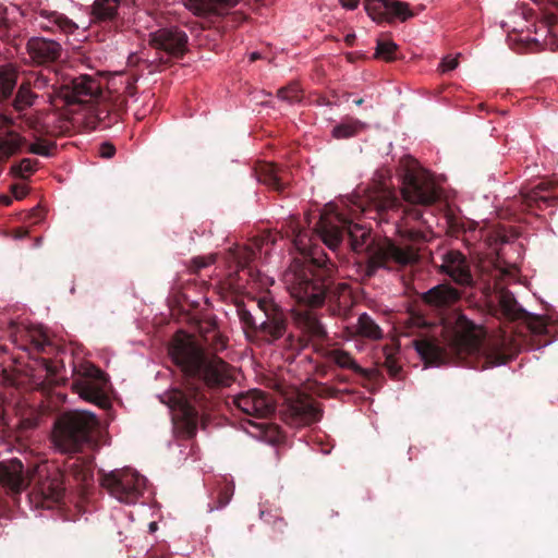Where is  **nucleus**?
Segmentation results:
<instances>
[{
	"label": "nucleus",
	"instance_id": "f257e3e1",
	"mask_svg": "<svg viewBox=\"0 0 558 558\" xmlns=\"http://www.w3.org/2000/svg\"><path fill=\"white\" fill-rule=\"evenodd\" d=\"M198 333L203 344L191 337L173 339L169 353L182 372L183 384L159 396L171 410L175 433L186 439L196 435L198 424L206 426L215 405L213 390L232 383L229 365L203 348L205 345L215 352L226 349L228 339L217 323L211 319L201 322Z\"/></svg>",
	"mask_w": 558,
	"mask_h": 558
},
{
	"label": "nucleus",
	"instance_id": "f03ea898",
	"mask_svg": "<svg viewBox=\"0 0 558 558\" xmlns=\"http://www.w3.org/2000/svg\"><path fill=\"white\" fill-rule=\"evenodd\" d=\"M420 299L440 318V338L436 335L422 336L412 341L426 366H439L456 360L472 368L485 369L507 363L509 356L505 352L485 344V332L481 325L460 312L446 316L462 299L460 289L442 282L423 292Z\"/></svg>",
	"mask_w": 558,
	"mask_h": 558
},
{
	"label": "nucleus",
	"instance_id": "7ed1b4c3",
	"mask_svg": "<svg viewBox=\"0 0 558 558\" xmlns=\"http://www.w3.org/2000/svg\"><path fill=\"white\" fill-rule=\"evenodd\" d=\"M362 211L373 219L396 225L401 236L412 242H398L386 238L378 243L369 254L365 266L366 277L375 276L379 268L400 271L418 264L420 248L415 244L423 241L425 236L422 231L403 230L402 227H407L412 220H423V210L404 207L395 190L389 189L385 183H376L368 191L366 205L362 207Z\"/></svg>",
	"mask_w": 558,
	"mask_h": 558
},
{
	"label": "nucleus",
	"instance_id": "20e7f679",
	"mask_svg": "<svg viewBox=\"0 0 558 558\" xmlns=\"http://www.w3.org/2000/svg\"><path fill=\"white\" fill-rule=\"evenodd\" d=\"M336 264L325 252H315L304 260H294L284 274V282L291 296L310 307L329 303L332 315L345 313L351 304V290L347 283L335 284Z\"/></svg>",
	"mask_w": 558,
	"mask_h": 558
},
{
	"label": "nucleus",
	"instance_id": "39448f33",
	"mask_svg": "<svg viewBox=\"0 0 558 558\" xmlns=\"http://www.w3.org/2000/svg\"><path fill=\"white\" fill-rule=\"evenodd\" d=\"M98 427L97 417L87 411H68L60 414L52 427L51 442L53 448L65 454L63 469V486L65 476H71L80 484L88 486L94 480V456L96 446L94 432Z\"/></svg>",
	"mask_w": 558,
	"mask_h": 558
},
{
	"label": "nucleus",
	"instance_id": "423d86ee",
	"mask_svg": "<svg viewBox=\"0 0 558 558\" xmlns=\"http://www.w3.org/2000/svg\"><path fill=\"white\" fill-rule=\"evenodd\" d=\"M0 485L12 496L32 487L29 499L36 507L50 508L59 504L65 493L63 473L46 463L24 469L19 459L0 461Z\"/></svg>",
	"mask_w": 558,
	"mask_h": 558
},
{
	"label": "nucleus",
	"instance_id": "0eeeda50",
	"mask_svg": "<svg viewBox=\"0 0 558 558\" xmlns=\"http://www.w3.org/2000/svg\"><path fill=\"white\" fill-rule=\"evenodd\" d=\"M235 306L247 340L274 344L287 333L288 316L284 310L271 296L263 295L257 299V306L265 317L260 323H257L256 318L243 303L238 302Z\"/></svg>",
	"mask_w": 558,
	"mask_h": 558
},
{
	"label": "nucleus",
	"instance_id": "6e6552de",
	"mask_svg": "<svg viewBox=\"0 0 558 558\" xmlns=\"http://www.w3.org/2000/svg\"><path fill=\"white\" fill-rule=\"evenodd\" d=\"M315 230L324 244L336 253L344 236L354 252H363L369 247L371 231L360 223L344 217L342 214H322Z\"/></svg>",
	"mask_w": 558,
	"mask_h": 558
},
{
	"label": "nucleus",
	"instance_id": "1a4fd4ad",
	"mask_svg": "<svg viewBox=\"0 0 558 558\" xmlns=\"http://www.w3.org/2000/svg\"><path fill=\"white\" fill-rule=\"evenodd\" d=\"M51 95V106L57 110L70 109L75 105H89L85 117L86 124L92 130H99L89 121L94 109L106 101V92L96 78L89 75L74 77L70 83L61 84L60 88L52 89Z\"/></svg>",
	"mask_w": 558,
	"mask_h": 558
},
{
	"label": "nucleus",
	"instance_id": "9d476101",
	"mask_svg": "<svg viewBox=\"0 0 558 558\" xmlns=\"http://www.w3.org/2000/svg\"><path fill=\"white\" fill-rule=\"evenodd\" d=\"M403 199L411 205L428 206L439 198L438 190L429 174L417 166L415 159L407 157L402 160Z\"/></svg>",
	"mask_w": 558,
	"mask_h": 558
},
{
	"label": "nucleus",
	"instance_id": "9b49d317",
	"mask_svg": "<svg viewBox=\"0 0 558 558\" xmlns=\"http://www.w3.org/2000/svg\"><path fill=\"white\" fill-rule=\"evenodd\" d=\"M135 82L136 80L133 76L121 75L120 85L123 87L122 92L108 87L106 90V101L96 107L89 118L94 128L107 130L119 122L122 114L126 111L128 97H133L136 94Z\"/></svg>",
	"mask_w": 558,
	"mask_h": 558
},
{
	"label": "nucleus",
	"instance_id": "f8f14e48",
	"mask_svg": "<svg viewBox=\"0 0 558 558\" xmlns=\"http://www.w3.org/2000/svg\"><path fill=\"white\" fill-rule=\"evenodd\" d=\"M100 485L117 500L135 504L142 496L146 478L131 469L99 472Z\"/></svg>",
	"mask_w": 558,
	"mask_h": 558
},
{
	"label": "nucleus",
	"instance_id": "ddd939ff",
	"mask_svg": "<svg viewBox=\"0 0 558 558\" xmlns=\"http://www.w3.org/2000/svg\"><path fill=\"white\" fill-rule=\"evenodd\" d=\"M498 299L501 313L505 317L510 320L521 319L525 323L531 332L532 345L541 348L549 343L548 340H543V338L548 335V326L544 317L523 310L517 302L514 295L508 290L500 291Z\"/></svg>",
	"mask_w": 558,
	"mask_h": 558
},
{
	"label": "nucleus",
	"instance_id": "4468645a",
	"mask_svg": "<svg viewBox=\"0 0 558 558\" xmlns=\"http://www.w3.org/2000/svg\"><path fill=\"white\" fill-rule=\"evenodd\" d=\"M149 45L162 64L182 59L189 51V36L178 26L162 27L149 34Z\"/></svg>",
	"mask_w": 558,
	"mask_h": 558
},
{
	"label": "nucleus",
	"instance_id": "2eb2a0df",
	"mask_svg": "<svg viewBox=\"0 0 558 558\" xmlns=\"http://www.w3.org/2000/svg\"><path fill=\"white\" fill-rule=\"evenodd\" d=\"M107 384L106 374L95 365L88 364L83 367L82 376L73 381L72 389L82 399L100 408H106L109 405V400L105 393Z\"/></svg>",
	"mask_w": 558,
	"mask_h": 558
},
{
	"label": "nucleus",
	"instance_id": "dca6fc26",
	"mask_svg": "<svg viewBox=\"0 0 558 558\" xmlns=\"http://www.w3.org/2000/svg\"><path fill=\"white\" fill-rule=\"evenodd\" d=\"M323 416V410L316 401L308 396L299 395L287 402L283 411V420L291 426H306L318 422Z\"/></svg>",
	"mask_w": 558,
	"mask_h": 558
},
{
	"label": "nucleus",
	"instance_id": "f3484780",
	"mask_svg": "<svg viewBox=\"0 0 558 558\" xmlns=\"http://www.w3.org/2000/svg\"><path fill=\"white\" fill-rule=\"evenodd\" d=\"M441 260L438 268L440 274L448 276L461 288H473L475 286L470 262L460 251L450 250L442 254Z\"/></svg>",
	"mask_w": 558,
	"mask_h": 558
},
{
	"label": "nucleus",
	"instance_id": "a211bd4d",
	"mask_svg": "<svg viewBox=\"0 0 558 558\" xmlns=\"http://www.w3.org/2000/svg\"><path fill=\"white\" fill-rule=\"evenodd\" d=\"M364 7L368 16L377 23L403 22L413 16L410 5L398 0H365Z\"/></svg>",
	"mask_w": 558,
	"mask_h": 558
},
{
	"label": "nucleus",
	"instance_id": "6ab92c4d",
	"mask_svg": "<svg viewBox=\"0 0 558 558\" xmlns=\"http://www.w3.org/2000/svg\"><path fill=\"white\" fill-rule=\"evenodd\" d=\"M26 50L33 62L38 65L54 63L62 53L59 41L44 37H32L27 40Z\"/></svg>",
	"mask_w": 558,
	"mask_h": 558
},
{
	"label": "nucleus",
	"instance_id": "aec40b11",
	"mask_svg": "<svg viewBox=\"0 0 558 558\" xmlns=\"http://www.w3.org/2000/svg\"><path fill=\"white\" fill-rule=\"evenodd\" d=\"M558 186L539 183L527 192L521 193V203L529 210H544L558 204Z\"/></svg>",
	"mask_w": 558,
	"mask_h": 558
},
{
	"label": "nucleus",
	"instance_id": "412c9836",
	"mask_svg": "<svg viewBox=\"0 0 558 558\" xmlns=\"http://www.w3.org/2000/svg\"><path fill=\"white\" fill-rule=\"evenodd\" d=\"M293 320L301 335L310 342L324 341L328 338L327 330L317 315L308 310L293 311Z\"/></svg>",
	"mask_w": 558,
	"mask_h": 558
},
{
	"label": "nucleus",
	"instance_id": "4be33fe9",
	"mask_svg": "<svg viewBox=\"0 0 558 558\" xmlns=\"http://www.w3.org/2000/svg\"><path fill=\"white\" fill-rule=\"evenodd\" d=\"M23 13L17 5H0V39L13 46L19 45L22 34L20 24Z\"/></svg>",
	"mask_w": 558,
	"mask_h": 558
},
{
	"label": "nucleus",
	"instance_id": "5701e85b",
	"mask_svg": "<svg viewBox=\"0 0 558 558\" xmlns=\"http://www.w3.org/2000/svg\"><path fill=\"white\" fill-rule=\"evenodd\" d=\"M35 21L41 31L53 34L69 35L78 28L77 24L65 14L48 9H39L36 12Z\"/></svg>",
	"mask_w": 558,
	"mask_h": 558
},
{
	"label": "nucleus",
	"instance_id": "b1692460",
	"mask_svg": "<svg viewBox=\"0 0 558 558\" xmlns=\"http://www.w3.org/2000/svg\"><path fill=\"white\" fill-rule=\"evenodd\" d=\"M184 5L198 16H223L241 0H182Z\"/></svg>",
	"mask_w": 558,
	"mask_h": 558
},
{
	"label": "nucleus",
	"instance_id": "393cba45",
	"mask_svg": "<svg viewBox=\"0 0 558 558\" xmlns=\"http://www.w3.org/2000/svg\"><path fill=\"white\" fill-rule=\"evenodd\" d=\"M122 0H94L90 5V21L94 24L116 26Z\"/></svg>",
	"mask_w": 558,
	"mask_h": 558
},
{
	"label": "nucleus",
	"instance_id": "a878e982",
	"mask_svg": "<svg viewBox=\"0 0 558 558\" xmlns=\"http://www.w3.org/2000/svg\"><path fill=\"white\" fill-rule=\"evenodd\" d=\"M255 174L258 181L271 190L283 193L288 182L287 172L271 162H258L255 167Z\"/></svg>",
	"mask_w": 558,
	"mask_h": 558
},
{
	"label": "nucleus",
	"instance_id": "bb28decb",
	"mask_svg": "<svg viewBox=\"0 0 558 558\" xmlns=\"http://www.w3.org/2000/svg\"><path fill=\"white\" fill-rule=\"evenodd\" d=\"M24 82L34 92L44 90L45 96L47 97V101L50 105H51L50 96H52L51 95L52 89L60 88V85H57L56 74H53L49 70L47 71V73H45L44 71L32 72L24 80Z\"/></svg>",
	"mask_w": 558,
	"mask_h": 558
},
{
	"label": "nucleus",
	"instance_id": "cd10ccee",
	"mask_svg": "<svg viewBox=\"0 0 558 558\" xmlns=\"http://www.w3.org/2000/svg\"><path fill=\"white\" fill-rule=\"evenodd\" d=\"M325 359H327L329 362L335 363L337 366L341 368H348L353 371L354 373L365 377L369 378V373L365 368L361 367L352 357V355L340 349H332L327 350L324 354Z\"/></svg>",
	"mask_w": 558,
	"mask_h": 558
},
{
	"label": "nucleus",
	"instance_id": "c85d7f7f",
	"mask_svg": "<svg viewBox=\"0 0 558 558\" xmlns=\"http://www.w3.org/2000/svg\"><path fill=\"white\" fill-rule=\"evenodd\" d=\"M17 78L19 72L12 64L0 65V102L12 98Z\"/></svg>",
	"mask_w": 558,
	"mask_h": 558
},
{
	"label": "nucleus",
	"instance_id": "c756f323",
	"mask_svg": "<svg viewBox=\"0 0 558 558\" xmlns=\"http://www.w3.org/2000/svg\"><path fill=\"white\" fill-rule=\"evenodd\" d=\"M26 140L14 132H0V161L15 154Z\"/></svg>",
	"mask_w": 558,
	"mask_h": 558
},
{
	"label": "nucleus",
	"instance_id": "7c9ffc66",
	"mask_svg": "<svg viewBox=\"0 0 558 558\" xmlns=\"http://www.w3.org/2000/svg\"><path fill=\"white\" fill-rule=\"evenodd\" d=\"M37 98V93L32 90L23 81L19 86L15 96L10 100L14 110L17 112H22L31 108Z\"/></svg>",
	"mask_w": 558,
	"mask_h": 558
},
{
	"label": "nucleus",
	"instance_id": "2f4dec72",
	"mask_svg": "<svg viewBox=\"0 0 558 558\" xmlns=\"http://www.w3.org/2000/svg\"><path fill=\"white\" fill-rule=\"evenodd\" d=\"M275 412V403L272 398L263 392L262 390L255 389L254 395V409L252 410V417L255 418H267Z\"/></svg>",
	"mask_w": 558,
	"mask_h": 558
},
{
	"label": "nucleus",
	"instance_id": "473e14b6",
	"mask_svg": "<svg viewBox=\"0 0 558 558\" xmlns=\"http://www.w3.org/2000/svg\"><path fill=\"white\" fill-rule=\"evenodd\" d=\"M356 333L363 338L372 340H379L384 336L381 328L367 313H363L359 316Z\"/></svg>",
	"mask_w": 558,
	"mask_h": 558
},
{
	"label": "nucleus",
	"instance_id": "72a5a7b5",
	"mask_svg": "<svg viewBox=\"0 0 558 558\" xmlns=\"http://www.w3.org/2000/svg\"><path fill=\"white\" fill-rule=\"evenodd\" d=\"M383 353L385 359L383 362V366L387 369L391 378L398 379L402 372V367L399 364V360L397 357V354L399 353V348L386 345L383 349Z\"/></svg>",
	"mask_w": 558,
	"mask_h": 558
},
{
	"label": "nucleus",
	"instance_id": "f704fd0d",
	"mask_svg": "<svg viewBox=\"0 0 558 558\" xmlns=\"http://www.w3.org/2000/svg\"><path fill=\"white\" fill-rule=\"evenodd\" d=\"M363 128L364 124L361 121L348 119L333 128L332 136L338 140L349 138L356 135Z\"/></svg>",
	"mask_w": 558,
	"mask_h": 558
},
{
	"label": "nucleus",
	"instance_id": "c9c22d12",
	"mask_svg": "<svg viewBox=\"0 0 558 558\" xmlns=\"http://www.w3.org/2000/svg\"><path fill=\"white\" fill-rule=\"evenodd\" d=\"M38 165L39 161L37 159L23 158L19 162L13 163L10 171L15 178L26 180L37 170Z\"/></svg>",
	"mask_w": 558,
	"mask_h": 558
},
{
	"label": "nucleus",
	"instance_id": "e433bc0d",
	"mask_svg": "<svg viewBox=\"0 0 558 558\" xmlns=\"http://www.w3.org/2000/svg\"><path fill=\"white\" fill-rule=\"evenodd\" d=\"M34 137L36 141L27 146V153L43 157H51L54 155V150L57 149L56 142L47 141L43 137H38L37 135H34Z\"/></svg>",
	"mask_w": 558,
	"mask_h": 558
},
{
	"label": "nucleus",
	"instance_id": "4c0bfd02",
	"mask_svg": "<svg viewBox=\"0 0 558 558\" xmlns=\"http://www.w3.org/2000/svg\"><path fill=\"white\" fill-rule=\"evenodd\" d=\"M255 256L256 252L252 247H244L239 251L234 256L239 271H247V274L251 275L252 269L250 268V263L255 258Z\"/></svg>",
	"mask_w": 558,
	"mask_h": 558
},
{
	"label": "nucleus",
	"instance_id": "58836bf2",
	"mask_svg": "<svg viewBox=\"0 0 558 558\" xmlns=\"http://www.w3.org/2000/svg\"><path fill=\"white\" fill-rule=\"evenodd\" d=\"M2 379L7 385L20 388L26 385L28 378L26 374H23L20 369H8L3 368Z\"/></svg>",
	"mask_w": 558,
	"mask_h": 558
},
{
	"label": "nucleus",
	"instance_id": "ea45409f",
	"mask_svg": "<svg viewBox=\"0 0 558 558\" xmlns=\"http://www.w3.org/2000/svg\"><path fill=\"white\" fill-rule=\"evenodd\" d=\"M254 395L255 389L241 393L234 399L236 408L248 416H251L252 410L254 409Z\"/></svg>",
	"mask_w": 558,
	"mask_h": 558
},
{
	"label": "nucleus",
	"instance_id": "a19ab883",
	"mask_svg": "<svg viewBox=\"0 0 558 558\" xmlns=\"http://www.w3.org/2000/svg\"><path fill=\"white\" fill-rule=\"evenodd\" d=\"M234 493V485L230 482L223 481L219 484L217 490L218 505L216 508H222L229 504Z\"/></svg>",
	"mask_w": 558,
	"mask_h": 558
},
{
	"label": "nucleus",
	"instance_id": "79ce46f5",
	"mask_svg": "<svg viewBox=\"0 0 558 558\" xmlns=\"http://www.w3.org/2000/svg\"><path fill=\"white\" fill-rule=\"evenodd\" d=\"M397 48L398 46L393 41L378 40L375 54L386 61H392Z\"/></svg>",
	"mask_w": 558,
	"mask_h": 558
},
{
	"label": "nucleus",
	"instance_id": "37998d69",
	"mask_svg": "<svg viewBox=\"0 0 558 558\" xmlns=\"http://www.w3.org/2000/svg\"><path fill=\"white\" fill-rule=\"evenodd\" d=\"M278 96L290 104L296 102L301 99V88L296 83L290 84L278 90Z\"/></svg>",
	"mask_w": 558,
	"mask_h": 558
},
{
	"label": "nucleus",
	"instance_id": "c03bdc74",
	"mask_svg": "<svg viewBox=\"0 0 558 558\" xmlns=\"http://www.w3.org/2000/svg\"><path fill=\"white\" fill-rule=\"evenodd\" d=\"M307 347V341L301 336L286 333L283 337V348L292 352H298Z\"/></svg>",
	"mask_w": 558,
	"mask_h": 558
},
{
	"label": "nucleus",
	"instance_id": "a18cd8bd",
	"mask_svg": "<svg viewBox=\"0 0 558 558\" xmlns=\"http://www.w3.org/2000/svg\"><path fill=\"white\" fill-rule=\"evenodd\" d=\"M450 226L454 232H457V233L462 232L463 234L470 233V235L473 240L476 239V236H475L476 223L474 221L454 219V220H451Z\"/></svg>",
	"mask_w": 558,
	"mask_h": 558
},
{
	"label": "nucleus",
	"instance_id": "49530a36",
	"mask_svg": "<svg viewBox=\"0 0 558 558\" xmlns=\"http://www.w3.org/2000/svg\"><path fill=\"white\" fill-rule=\"evenodd\" d=\"M23 121L25 123V125L29 129V130H33L35 133H40L41 132V125H40V121L37 117L31 114V116H23Z\"/></svg>",
	"mask_w": 558,
	"mask_h": 558
},
{
	"label": "nucleus",
	"instance_id": "de8ad7c7",
	"mask_svg": "<svg viewBox=\"0 0 558 558\" xmlns=\"http://www.w3.org/2000/svg\"><path fill=\"white\" fill-rule=\"evenodd\" d=\"M302 232L303 231L300 227V223L295 220H292L289 225V230H287V235L293 236L295 242H302Z\"/></svg>",
	"mask_w": 558,
	"mask_h": 558
},
{
	"label": "nucleus",
	"instance_id": "09e8293b",
	"mask_svg": "<svg viewBox=\"0 0 558 558\" xmlns=\"http://www.w3.org/2000/svg\"><path fill=\"white\" fill-rule=\"evenodd\" d=\"M98 153L100 157L109 159L114 156L116 147L111 143L105 142L100 144Z\"/></svg>",
	"mask_w": 558,
	"mask_h": 558
},
{
	"label": "nucleus",
	"instance_id": "8fccbe9b",
	"mask_svg": "<svg viewBox=\"0 0 558 558\" xmlns=\"http://www.w3.org/2000/svg\"><path fill=\"white\" fill-rule=\"evenodd\" d=\"M11 192L16 199H23L28 194V186L25 184H12Z\"/></svg>",
	"mask_w": 558,
	"mask_h": 558
},
{
	"label": "nucleus",
	"instance_id": "3c124183",
	"mask_svg": "<svg viewBox=\"0 0 558 558\" xmlns=\"http://www.w3.org/2000/svg\"><path fill=\"white\" fill-rule=\"evenodd\" d=\"M459 65V61L457 58L446 57L442 59L440 66L444 72L452 71Z\"/></svg>",
	"mask_w": 558,
	"mask_h": 558
},
{
	"label": "nucleus",
	"instance_id": "603ef678",
	"mask_svg": "<svg viewBox=\"0 0 558 558\" xmlns=\"http://www.w3.org/2000/svg\"><path fill=\"white\" fill-rule=\"evenodd\" d=\"M213 263V260H208L204 257H196L193 259V270L194 271H199L201 269L207 267L208 265H210Z\"/></svg>",
	"mask_w": 558,
	"mask_h": 558
},
{
	"label": "nucleus",
	"instance_id": "864d4df0",
	"mask_svg": "<svg viewBox=\"0 0 558 558\" xmlns=\"http://www.w3.org/2000/svg\"><path fill=\"white\" fill-rule=\"evenodd\" d=\"M539 5L544 7V9L554 8L558 10V0H533Z\"/></svg>",
	"mask_w": 558,
	"mask_h": 558
},
{
	"label": "nucleus",
	"instance_id": "5fc2aeb1",
	"mask_svg": "<svg viewBox=\"0 0 558 558\" xmlns=\"http://www.w3.org/2000/svg\"><path fill=\"white\" fill-rule=\"evenodd\" d=\"M341 5L345 9L353 10L357 8L360 0H339Z\"/></svg>",
	"mask_w": 558,
	"mask_h": 558
},
{
	"label": "nucleus",
	"instance_id": "6e6d98bb",
	"mask_svg": "<svg viewBox=\"0 0 558 558\" xmlns=\"http://www.w3.org/2000/svg\"><path fill=\"white\" fill-rule=\"evenodd\" d=\"M43 363H44V367H45V369L47 372V375H54L56 374L57 369H56V367L49 361L44 360Z\"/></svg>",
	"mask_w": 558,
	"mask_h": 558
},
{
	"label": "nucleus",
	"instance_id": "4d7b16f0",
	"mask_svg": "<svg viewBox=\"0 0 558 558\" xmlns=\"http://www.w3.org/2000/svg\"><path fill=\"white\" fill-rule=\"evenodd\" d=\"M287 525L284 520L282 518H278L274 522V529L278 530L279 532H283V527Z\"/></svg>",
	"mask_w": 558,
	"mask_h": 558
},
{
	"label": "nucleus",
	"instance_id": "13d9d810",
	"mask_svg": "<svg viewBox=\"0 0 558 558\" xmlns=\"http://www.w3.org/2000/svg\"><path fill=\"white\" fill-rule=\"evenodd\" d=\"M248 424L252 425L253 427H255L256 429H258L260 433H263L264 429L267 427V424L264 423V422H262V423H254L251 420H248Z\"/></svg>",
	"mask_w": 558,
	"mask_h": 558
},
{
	"label": "nucleus",
	"instance_id": "bf43d9fd",
	"mask_svg": "<svg viewBox=\"0 0 558 558\" xmlns=\"http://www.w3.org/2000/svg\"><path fill=\"white\" fill-rule=\"evenodd\" d=\"M356 39V36L355 34H348L345 37H344V41L348 46H353L354 45V41Z\"/></svg>",
	"mask_w": 558,
	"mask_h": 558
},
{
	"label": "nucleus",
	"instance_id": "052dcab7",
	"mask_svg": "<svg viewBox=\"0 0 558 558\" xmlns=\"http://www.w3.org/2000/svg\"><path fill=\"white\" fill-rule=\"evenodd\" d=\"M27 234H28V231L26 229H23V228L17 229L15 231V238H19V239H22V238L26 236Z\"/></svg>",
	"mask_w": 558,
	"mask_h": 558
},
{
	"label": "nucleus",
	"instance_id": "680f3d73",
	"mask_svg": "<svg viewBox=\"0 0 558 558\" xmlns=\"http://www.w3.org/2000/svg\"><path fill=\"white\" fill-rule=\"evenodd\" d=\"M46 340H34V344L36 347L37 350H44V347L46 344Z\"/></svg>",
	"mask_w": 558,
	"mask_h": 558
},
{
	"label": "nucleus",
	"instance_id": "e2e57ef3",
	"mask_svg": "<svg viewBox=\"0 0 558 558\" xmlns=\"http://www.w3.org/2000/svg\"><path fill=\"white\" fill-rule=\"evenodd\" d=\"M0 202H1L3 205L9 206V205H11L12 199H11L9 196L3 195V196H1V197H0Z\"/></svg>",
	"mask_w": 558,
	"mask_h": 558
},
{
	"label": "nucleus",
	"instance_id": "0e129e2a",
	"mask_svg": "<svg viewBox=\"0 0 558 558\" xmlns=\"http://www.w3.org/2000/svg\"><path fill=\"white\" fill-rule=\"evenodd\" d=\"M260 58V54L258 52H252L250 56L251 61H255Z\"/></svg>",
	"mask_w": 558,
	"mask_h": 558
},
{
	"label": "nucleus",
	"instance_id": "69168bd1",
	"mask_svg": "<svg viewBox=\"0 0 558 558\" xmlns=\"http://www.w3.org/2000/svg\"><path fill=\"white\" fill-rule=\"evenodd\" d=\"M363 101H364L363 98H360V99L354 100V104L356 106H361L363 104Z\"/></svg>",
	"mask_w": 558,
	"mask_h": 558
},
{
	"label": "nucleus",
	"instance_id": "338daca9",
	"mask_svg": "<svg viewBox=\"0 0 558 558\" xmlns=\"http://www.w3.org/2000/svg\"><path fill=\"white\" fill-rule=\"evenodd\" d=\"M149 527H150V530H155L157 527V523L156 522H151L149 524Z\"/></svg>",
	"mask_w": 558,
	"mask_h": 558
},
{
	"label": "nucleus",
	"instance_id": "774afa93",
	"mask_svg": "<svg viewBox=\"0 0 558 558\" xmlns=\"http://www.w3.org/2000/svg\"><path fill=\"white\" fill-rule=\"evenodd\" d=\"M266 240H267V241H270V242H271V244H274V243H275V241H276V240H275V238H271L270 235H267V239H266Z\"/></svg>",
	"mask_w": 558,
	"mask_h": 558
}]
</instances>
